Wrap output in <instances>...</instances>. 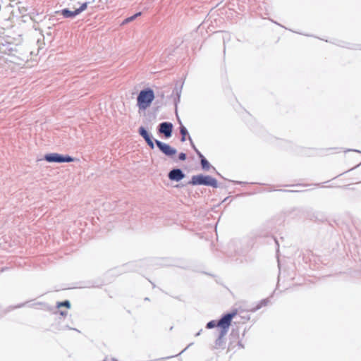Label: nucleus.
Segmentation results:
<instances>
[{
    "mask_svg": "<svg viewBox=\"0 0 361 361\" xmlns=\"http://www.w3.org/2000/svg\"><path fill=\"white\" fill-rule=\"evenodd\" d=\"M155 94L151 88L142 90L137 97V106L139 110L145 111L148 109L154 100Z\"/></svg>",
    "mask_w": 361,
    "mask_h": 361,
    "instance_id": "f257e3e1",
    "label": "nucleus"
},
{
    "mask_svg": "<svg viewBox=\"0 0 361 361\" xmlns=\"http://www.w3.org/2000/svg\"><path fill=\"white\" fill-rule=\"evenodd\" d=\"M238 316V310H235L231 312L225 314L217 322L218 327L221 329V336H225L231 324L232 319Z\"/></svg>",
    "mask_w": 361,
    "mask_h": 361,
    "instance_id": "f03ea898",
    "label": "nucleus"
},
{
    "mask_svg": "<svg viewBox=\"0 0 361 361\" xmlns=\"http://www.w3.org/2000/svg\"><path fill=\"white\" fill-rule=\"evenodd\" d=\"M190 183L194 185H204L212 186L213 188L218 187L217 180L210 176L196 175L191 178Z\"/></svg>",
    "mask_w": 361,
    "mask_h": 361,
    "instance_id": "7ed1b4c3",
    "label": "nucleus"
},
{
    "mask_svg": "<svg viewBox=\"0 0 361 361\" xmlns=\"http://www.w3.org/2000/svg\"><path fill=\"white\" fill-rule=\"evenodd\" d=\"M92 1H78V4H80V6L77 8H75L74 11H71L68 8H64L61 11V14L65 18H74L76 16L79 15L84 11H85L87 8V6L90 4Z\"/></svg>",
    "mask_w": 361,
    "mask_h": 361,
    "instance_id": "20e7f679",
    "label": "nucleus"
},
{
    "mask_svg": "<svg viewBox=\"0 0 361 361\" xmlns=\"http://www.w3.org/2000/svg\"><path fill=\"white\" fill-rule=\"evenodd\" d=\"M44 159L48 162H71L74 159L70 156L63 157L57 153L48 154L44 156Z\"/></svg>",
    "mask_w": 361,
    "mask_h": 361,
    "instance_id": "39448f33",
    "label": "nucleus"
},
{
    "mask_svg": "<svg viewBox=\"0 0 361 361\" xmlns=\"http://www.w3.org/2000/svg\"><path fill=\"white\" fill-rule=\"evenodd\" d=\"M155 143L159 149L166 156L172 157L176 154V149L172 148L169 145L159 140H155Z\"/></svg>",
    "mask_w": 361,
    "mask_h": 361,
    "instance_id": "423d86ee",
    "label": "nucleus"
},
{
    "mask_svg": "<svg viewBox=\"0 0 361 361\" xmlns=\"http://www.w3.org/2000/svg\"><path fill=\"white\" fill-rule=\"evenodd\" d=\"M173 125L169 122H164L159 125V131L164 135L166 137H170L172 134Z\"/></svg>",
    "mask_w": 361,
    "mask_h": 361,
    "instance_id": "0eeeda50",
    "label": "nucleus"
},
{
    "mask_svg": "<svg viewBox=\"0 0 361 361\" xmlns=\"http://www.w3.org/2000/svg\"><path fill=\"white\" fill-rule=\"evenodd\" d=\"M139 133L140 135L145 140L148 145L150 147L151 149H153L154 147V142L151 139L150 135L147 133V131L143 128L140 127L139 129Z\"/></svg>",
    "mask_w": 361,
    "mask_h": 361,
    "instance_id": "6e6552de",
    "label": "nucleus"
},
{
    "mask_svg": "<svg viewBox=\"0 0 361 361\" xmlns=\"http://www.w3.org/2000/svg\"><path fill=\"white\" fill-rule=\"evenodd\" d=\"M139 133L140 135L145 140L148 145L150 147L151 149H153L154 147V142L151 139L150 135L147 133V131L143 128L140 127L139 129Z\"/></svg>",
    "mask_w": 361,
    "mask_h": 361,
    "instance_id": "1a4fd4ad",
    "label": "nucleus"
},
{
    "mask_svg": "<svg viewBox=\"0 0 361 361\" xmlns=\"http://www.w3.org/2000/svg\"><path fill=\"white\" fill-rule=\"evenodd\" d=\"M169 178L172 180L179 181L184 178V174L180 169H173L170 171Z\"/></svg>",
    "mask_w": 361,
    "mask_h": 361,
    "instance_id": "9d476101",
    "label": "nucleus"
},
{
    "mask_svg": "<svg viewBox=\"0 0 361 361\" xmlns=\"http://www.w3.org/2000/svg\"><path fill=\"white\" fill-rule=\"evenodd\" d=\"M197 153L199 155V157L201 158V165L203 169L204 170H209L210 168V164L208 162V161L203 157V155L197 150Z\"/></svg>",
    "mask_w": 361,
    "mask_h": 361,
    "instance_id": "9b49d317",
    "label": "nucleus"
},
{
    "mask_svg": "<svg viewBox=\"0 0 361 361\" xmlns=\"http://www.w3.org/2000/svg\"><path fill=\"white\" fill-rule=\"evenodd\" d=\"M249 319H250V317L247 315L240 316V319H238V320L235 321L234 324H245L249 321Z\"/></svg>",
    "mask_w": 361,
    "mask_h": 361,
    "instance_id": "f8f14e48",
    "label": "nucleus"
},
{
    "mask_svg": "<svg viewBox=\"0 0 361 361\" xmlns=\"http://www.w3.org/2000/svg\"><path fill=\"white\" fill-rule=\"evenodd\" d=\"M180 134L182 135L181 142L185 141V136H186V135L188 133V131H187L186 128L183 126H180Z\"/></svg>",
    "mask_w": 361,
    "mask_h": 361,
    "instance_id": "ddd939ff",
    "label": "nucleus"
},
{
    "mask_svg": "<svg viewBox=\"0 0 361 361\" xmlns=\"http://www.w3.org/2000/svg\"><path fill=\"white\" fill-rule=\"evenodd\" d=\"M141 15V13L139 12V13H135V15L129 17V18H127L125 20H124V23H129V22H131L133 21V20H135L137 16H140Z\"/></svg>",
    "mask_w": 361,
    "mask_h": 361,
    "instance_id": "4468645a",
    "label": "nucleus"
},
{
    "mask_svg": "<svg viewBox=\"0 0 361 361\" xmlns=\"http://www.w3.org/2000/svg\"><path fill=\"white\" fill-rule=\"evenodd\" d=\"M57 307L59 308H60L61 307H66L67 308H70L71 304H70L69 301L66 300V301H64V302H59L58 305H57Z\"/></svg>",
    "mask_w": 361,
    "mask_h": 361,
    "instance_id": "2eb2a0df",
    "label": "nucleus"
},
{
    "mask_svg": "<svg viewBox=\"0 0 361 361\" xmlns=\"http://www.w3.org/2000/svg\"><path fill=\"white\" fill-rule=\"evenodd\" d=\"M214 327H218L217 321L212 320L207 323V328L212 329Z\"/></svg>",
    "mask_w": 361,
    "mask_h": 361,
    "instance_id": "dca6fc26",
    "label": "nucleus"
},
{
    "mask_svg": "<svg viewBox=\"0 0 361 361\" xmlns=\"http://www.w3.org/2000/svg\"><path fill=\"white\" fill-rule=\"evenodd\" d=\"M185 159H186V155H185V153H180V154H179V159H180V160H183H183H185Z\"/></svg>",
    "mask_w": 361,
    "mask_h": 361,
    "instance_id": "f3484780",
    "label": "nucleus"
},
{
    "mask_svg": "<svg viewBox=\"0 0 361 361\" xmlns=\"http://www.w3.org/2000/svg\"><path fill=\"white\" fill-rule=\"evenodd\" d=\"M85 1H92L90 4H93V3H94L95 1L94 0H86Z\"/></svg>",
    "mask_w": 361,
    "mask_h": 361,
    "instance_id": "a211bd4d",
    "label": "nucleus"
},
{
    "mask_svg": "<svg viewBox=\"0 0 361 361\" xmlns=\"http://www.w3.org/2000/svg\"><path fill=\"white\" fill-rule=\"evenodd\" d=\"M359 164H361V161H359V163L358 161H356V165H359Z\"/></svg>",
    "mask_w": 361,
    "mask_h": 361,
    "instance_id": "6ab92c4d",
    "label": "nucleus"
},
{
    "mask_svg": "<svg viewBox=\"0 0 361 361\" xmlns=\"http://www.w3.org/2000/svg\"><path fill=\"white\" fill-rule=\"evenodd\" d=\"M359 164H361V161H359V163L358 161H356V165H359Z\"/></svg>",
    "mask_w": 361,
    "mask_h": 361,
    "instance_id": "aec40b11",
    "label": "nucleus"
},
{
    "mask_svg": "<svg viewBox=\"0 0 361 361\" xmlns=\"http://www.w3.org/2000/svg\"><path fill=\"white\" fill-rule=\"evenodd\" d=\"M354 152L356 153L360 154V152H359V151H354Z\"/></svg>",
    "mask_w": 361,
    "mask_h": 361,
    "instance_id": "412c9836",
    "label": "nucleus"
},
{
    "mask_svg": "<svg viewBox=\"0 0 361 361\" xmlns=\"http://www.w3.org/2000/svg\"><path fill=\"white\" fill-rule=\"evenodd\" d=\"M348 158H350V154H348Z\"/></svg>",
    "mask_w": 361,
    "mask_h": 361,
    "instance_id": "4be33fe9",
    "label": "nucleus"
}]
</instances>
